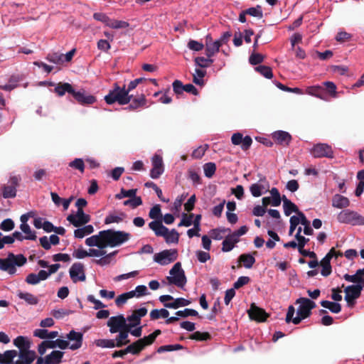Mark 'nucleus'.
<instances>
[{"mask_svg":"<svg viewBox=\"0 0 364 364\" xmlns=\"http://www.w3.org/2000/svg\"><path fill=\"white\" fill-rule=\"evenodd\" d=\"M90 220V215L85 214L83 209L80 208L77 210L76 214H70L67 217V220L76 228H80L87 224Z\"/></svg>","mask_w":364,"mask_h":364,"instance_id":"10","label":"nucleus"},{"mask_svg":"<svg viewBox=\"0 0 364 364\" xmlns=\"http://www.w3.org/2000/svg\"><path fill=\"white\" fill-rule=\"evenodd\" d=\"M221 47L219 42L216 41L214 42H208L205 45V55L208 58L214 56L220 50Z\"/></svg>","mask_w":364,"mask_h":364,"instance_id":"32","label":"nucleus"},{"mask_svg":"<svg viewBox=\"0 0 364 364\" xmlns=\"http://www.w3.org/2000/svg\"><path fill=\"white\" fill-rule=\"evenodd\" d=\"M94 232V228L92 225H87L82 228H78L74 231V236L77 238H82L85 235H90Z\"/></svg>","mask_w":364,"mask_h":364,"instance_id":"38","label":"nucleus"},{"mask_svg":"<svg viewBox=\"0 0 364 364\" xmlns=\"http://www.w3.org/2000/svg\"><path fill=\"white\" fill-rule=\"evenodd\" d=\"M11 259L12 260L14 267H21L27 262L26 258L21 254L16 255L13 253V257Z\"/></svg>","mask_w":364,"mask_h":364,"instance_id":"60","label":"nucleus"},{"mask_svg":"<svg viewBox=\"0 0 364 364\" xmlns=\"http://www.w3.org/2000/svg\"><path fill=\"white\" fill-rule=\"evenodd\" d=\"M17 296L19 299L25 301L29 305H37L39 302L38 298L29 292H23L19 291Z\"/></svg>","mask_w":364,"mask_h":364,"instance_id":"34","label":"nucleus"},{"mask_svg":"<svg viewBox=\"0 0 364 364\" xmlns=\"http://www.w3.org/2000/svg\"><path fill=\"white\" fill-rule=\"evenodd\" d=\"M64 352L60 350H53L50 354L46 355L48 364H60L63 361Z\"/></svg>","mask_w":364,"mask_h":364,"instance_id":"33","label":"nucleus"},{"mask_svg":"<svg viewBox=\"0 0 364 364\" xmlns=\"http://www.w3.org/2000/svg\"><path fill=\"white\" fill-rule=\"evenodd\" d=\"M189 338L197 341H205L211 339V335L208 332L196 331L192 333Z\"/></svg>","mask_w":364,"mask_h":364,"instance_id":"44","label":"nucleus"},{"mask_svg":"<svg viewBox=\"0 0 364 364\" xmlns=\"http://www.w3.org/2000/svg\"><path fill=\"white\" fill-rule=\"evenodd\" d=\"M311 154L314 158H333L332 147L327 144L319 143L313 146Z\"/></svg>","mask_w":364,"mask_h":364,"instance_id":"9","label":"nucleus"},{"mask_svg":"<svg viewBox=\"0 0 364 364\" xmlns=\"http://www.w3.org/2000/svg\"><path fill=\"white\" fill-rule=\"evenodd\" d=\"M13 253H9L6 259H1L0 262V269L7 272L10 274H14L16 272V267H14L12 260Z\"/></svg>","mask_w":364,"mask_h":364,"instance_id":"23","label":"nucleus"},{"mask_svg":"<svg viewBox=\"0 0 364 364\" xmlns=\"http://www.w3.org/2000/svg\"><path fill=\"white\" fill-rule=\"evenodd\" d=\"M230 228H215L210 230V235L213 240H220L223 238L225 233H230Z\"/></svg>","mask_w":364,"mask_h":364,"instance_id":"41","label":"nucleus"},{"mask_svg":"<svg viewBox=\"0 0 364 364\" xmlns=\"http://www.w3.org/2000/svg\"><path fill=\"white\" fill-rule=\"evenodd\" d=\"M284 213L285 215L289 216L292 213H298L300 210L298 207L293 203L290 202L287 205H283Z\"/></svg>","mask_w":364,"mask_h":364,"instance_id":"58","label":"nucleus"},{"mask_svg":"<svg viewBox=\"0 0 364 364\" xmlns=\"http://www.w3.org/2000/svg\"><path fill=\"white\" fill-rule=\"evenodd\" d=\"M17 355L16 350H7L4 354L0 353V364H14V359Z\"/></svg>","mask_w":364,"mask_h":364,"instance_id":"26","label":"nucleus"},{"mask_svg":"<svg viewBox=\"0 0 364 364\" xmlns=\"http://www.w3.org/2000/svg\"><path fill=\"white\" fill-rule=\"evenodd\" d=\"M48 346L50 348H59L61 350H65L69 347V342L65 340L56 339L55 341H47Z\"/></svg>","mask_w":364,"mask_h":364,"instance_id":"42","label":"nucleus"},{"mask_svg":"<svg viewBox=\"0 0 364 364\" xmlns=\"http://www.w3.org/2000/svg\"><path fill=\"white\" fill-rule=\"evenodd\" d=\"M245 13L251 16L262 18L263 17V12L262 7L257 5L255 7H251L245 10Z\"/></svg>","mask_w":364,"mask_h":364,"instance_id":"48","label":"nucleus"},{"mask_svg":"<svg viewBox=\"0 0 364 364\" xmlns=\"http://www.w3.org/2000/svg\"><path fill=\"white\" fill-rule=\"evenodd\" d=\"M69 166L78 170L82 173H84L85 164L82 159H75L73 161L69 163Z\"/></svg>","mask_w":364,"mask_h":364,"instance_id":"57","label":"nucleus"},{"mask_svg":"<svg viewBox=\"0 0 364 364\" xmlns=\"http://www.w3.org/2000/svg\"><path fill=\"white\" fill-rule=\"evenodd\" d=\"M206 73V70L204 68H196L195 73L193 75V82L198 85H203L204 84L203 78L205 76Z\"/></svg>","mask_w":364,"mask_h":364,"instance_id":"37","label":"nucleus"},{"mask_svg":"<svg viewBox=\"0 0 364 364\" xmlns=\"http://www.w3.org/2000/svg\"><path fill=\"white\" fill-rule=\"evenodd\" d=\"M255 70L260 73L262 76L267 79H271L273 77V73L272 68L267 65H259L257 66Z\"/></svg>","mask_w":364,"mask_h":364,"instance_id":"46","label":"nucleus"},{"mask_svg":"<svg viewBox=\"0 0 364 364\" xmlns=\"http://www.w3.org/2000/svg\"><path fill=\"white\" fill-rule=\"evenodd\" d=\"M146 103V100L144 95H141L138 97H135L133 100H131L129 105L124 109L129 111L135 110L140 107H144Z\"/></svg>","mask_w":364,"mask_h":364,"instance_id":"27","label":"nucleus"},{"mask_svg":"<svg viewBox=\"0 0 364 364\" xmlns=\"http://www.w3.org/2000/svg\"><path fill=\"white\" fill-rule=\"evenodd\" d=\"M73 97L77 100V102L81 105H92L96 102V97L91 95H87L85 91L76 92L74 90V92H73Z\"/></svg>","mask_w":364,"mask_h":364,"instance_id":"18","label":"nucleus"},{"mask_svg":"<svg viewBox=\"0 0 364 364\" xmlns=\"http://www.w3.org/2000/svg\"><path fill=\"white\" fill-rule=\"evenodd\" d=\"M2 194L4 198H14L16 195L15 186H5L3 188Z\"/></svg>","mask_w":364,"mask_h":364,"instance_id":"54","label":"nucleus"},{"mask_svg":"<svg viewBox=\"0 0 364 364\" xmlns=\"http://www.w3.org/2000/svg\"><path fill=\"white\" fill-rule=\"evenodd\" d=\"M124 205H129L132 208H136V207L142 205V199L140 196L131 197L130 199H128L123 203Z\"/></svg>","mask_w":364,"mask_h":364,"instance_id":"53","label":"nucleus"},{"mask_svg":"<svg viewBox=\"0 0 364 364\" xmlns=\"http://www.w3.org/2000/svg\"><path fill=\"white\" fill-rule=\"evenodd\" d=\"M231 141L234 145H240V147L243 151H247L252 144L251 136H243V135L240 132L232 134Z\"/></svg>","mask_w":364,"mask_h":364,"instance_id":"14","label":"nucleus"},{"mask_svg":"<svg viewBox=\"0 0 364 364\" xmlns=\"http://www.w3.org/2000/svg\"><path fill=\"white\" fill-rule=\"evenodd\" d=\"M117 253V251H114L108 255H105L104 257L99 259H94L93 262L100 266L107 265L111 262L112 257Z\"/></svg>","mask_w":364,"mask_h":364,"instance_id":"47","label":"nucleus"},{"mask_svg":"<svg viewBox=\"0 0 364 364\" xmlns=\"http://www.w3.org/2000/svg\"><path fill=\"white\" fill-rule=\"evenodd\" d=\"M176 315L177 316H180L182 318H186L188 316H198V313L197 311L191 309H185L183 311H178L176 312Z\"/></svg>","mask_w":364,"mask_h":364,"instance_id":"61","label":"nucleus"},{"mask_svg":"<svg viewBox=\"0 0 364 364\" xmlns=\"http://www.w3.org/2000/svg\"><path fill=\"white\" fill-rule=\"evenodd\" d=\"M132 95H128L125 91V85L119 86L117 82L113 84L112 89L105 96V101L107 105H113L117 102L120 105H125L130 102Z\"/></svg>","mask_w":364,"mask_h":364,"instance_id":"1","label":"nucleus"},{"mask_svg":"<svg viewBox=\"0 0 364 364\" xmlns=\"http://www.w3.org/2000/svg\"><path fill=\"white\" fill-rule=\"evenodd\" d=\"M102 237L107 247H117L126 242L131 238V234L124 231L109 229L102 230Z\"/></svg>","mask_w":364,"mask_h":364,"instance_id":"4","label":"nucleus"},{"mask_svg":"<svg viewBox=\"0 0 364 364\" xmlns=\"http://www.w3.org/2000/svg\"><path fill=\"white\" fill-rule=\"evenodd\" d=\"M178 257V252L175 249L165 250L154 256V262L161 265H166L174 262Z\"/></svg>","mask_w":364,"mask_h":364,"instance_id":"7","label":"nucleus"},{"mask_svg":"<svg viewBox=\"0 0 364 364\" xmlns=\"http://www.w3.org/2000/svg\"><path fill=\"white\" fill-rule=\"evenodd\" d=\"M308 95L316 97L321 100L327 101L328 97H336V85L331 81L323 82V85H314L308 87L306 90Z\"/></svg>","mask_w":364,"mask_h":364,"instance_id":"2","label":"nucleus"},{"mask_svg":"<svg viewBox=\"0 0 364 364\" xmlns=\"http://www.w3.org/2000/svg\"><path fill=\"white\" fill-rule=\"evenodd\" d=\"M152 168L150 171V176L156 179L160 177V176L164 172V164L162 157L159 155L155 154L152 157Z\"/></svg>","mask_w":364,"mask_h":364,"instance_id":"15","label":"nucleus"},{"mask_svg":"<svg viewBox=\"0 0 364 364\" xmlns=\"http://www.w3.org/2000/svg\"><path fill=\"white\" fill-rule=\"evenodd\" d=\"M320 304L322 307L328 309L333 314H338L341 311V305L338 302L323 300L320 302Z\"/></svg>","mask_w":364,"mask_h":364,"instance_id":"36","label":"nucleus"},{"mask_svg":"<svg viewBox=\"0 0 364 364\" xmlns=\"http://www.w3.org/2000/svg\"><path fill=\"white\" fill-rule=\"evenodd\" d=\"M169 274L171 276L166 277L169 284H174L180 288H183L186 285L187 279L180 262H176L173 266Z\"/></svg>","mask_w":364,"mask_h":364,"instance_id":"5","label":"nucleus"},{"mask_svg":"<svg viewBox=\"0 0 364 364\" xmlns=\"http://www.w3.org/2000/svg\"><path fill=\"white\" fill-rule=\"evenodd\" d=\"M272 138L277 141V143L283 146H288L291 140V136L284 131H277L274 132L272 134Z\"/></svg>","mask_w":364,"mask_h":364,"instance_id":"22","label":"nucleus"},{"mask_svg":"<svg viewBox=\"0 0 364 364\" xmlns=\"http://www.w3.org/2000/svg\"><path fill=\"white\" fill-rule=\"evenodd\" d=\"M238 242L239 239H236L232 234H229L223 241L222 251L225 252L231 251L234 248L235 245Z\"/></svg>","mask_w":364,"mask_h":364,"instance_id":"30","label":"nucleus"},{"mask_svg":"<svg viewBox=\"0 0 364 364\" xmlns=\"http://www.w3.org/2000/svg\"><path fill=\"white\" fill-rule=\"evenodd\" d=\"M18 360L14 364H32L36 358V353L34 350L28 349L19 350L18 352Z\"/></svg>","mask_w":364,"mask_h":364,"instance_id":"16","label":"nucleus"},{"mask_svg":"<svg viewBox=\"0 0 364 364\" xmlns=\"http://www.w3.org/2000/svg\"><path fill=\"white\" fill-rule=\"evenodd\" d=\"M129 26V23L127 21L111 18L108 24V27L114 29L126 28Z\"/></svg>","mask_w":364,"mask_h":364,"instance_id":"50","label":"nucleus"},{"mask_svg":"<svg viewBox=\"0 0 364 364\" xmlns=\"http://www.w3.org/2000/svg\"><path fill=\"white\" fill-rule=\"evenodd\" d=\"M127 217V215L121 211L109 213L105 219V224L119 223Z\"/></svg>","mask_w":364,"mask_h":364,"instance_id":"29","label":"nucleus"},{"mask_svg":"<svg viewBox=\"0 0 364 364\" xmlns=\"http://www.w3.org/2000/svg\"><path fill=\"white\" fill-rule=\"evenodd\" d=\"M247 313L250 319L257 322H264L269 316L263 309L257 306L254 303L251 304Z\"/></svg>","mask_w":364,"mask_h":364,"instance_id":"13","label":"nucleus"},{"mask_svg":"<svg viewBox=\"0 0 364 364\" xmlns=\"http://www.w3.org/2000/svg\"><path fill=\"white\" fill-rule=\"evenodd\" d=\"M149 216L154 220L162 221V213L160 205H155L152 207L149 213Z\"/></svg>","mask_w":364,"mask_h":364,"instance_id":"45","label":"nucleus"},{"mask_svg":"<svg viewBox=\"0 0 364 364\" xmlns=\"http://www.w3.org/2000/svg\"><path fill=\"white\" fill-rule=\"evenodd\" d=\"M55 92L61 97L63 96L65 92L73 95V92H74V89L68 82H60L55 87Z\"/></svg>","mask_w":364,"mask_h":364,"instance_id":"35","label":"nucleus"},{"mask_svg":"<svg viewBox=\"0 0 364 364\" xmlns=\"http://www.w3.org/2000/svg\"><path fill=\"white\" fill-rule=\"evenodd\" d=\"M97 346L101 348H114V340L112 339H98L95 341Z\"/></svg>","mask_w":364,"mask_h":364,"instance_id":"59","label":"nucleus"},{"mask_svg":"<svg viewBox=\"0 0 364 364\" xmlns=\"http://www.w3.org/2000/svg\"><path fill=\"white\" fill-rule=\"evenodd\" d=\"M213 59L208 57H196L194 58L196 66L200 68H206L210 67L213 64Z\"/></svg>","mask_w":364,"mask_h":364,"instance_id":"40","label":"nucleus"},{"mask_svg":"<svg viewBox=\"0 0 364 364\" xmlns=\"http://www.w3.org/2000/svg\"><path fill=\"white\" fill-rule=\"evenodd\" d=\"M204 174L207 178H212L216 171V165L215 163L208 162L203 166Z\"/></svg>","mask_w":364,"mask_h":364,"instance_id":"49","label":"nucleus"},{"mask_svg":"<svg viewBox=\"0 0 364 364\" xmlns=\"http://www.w3.org/2000/svg\"><path fill=\"white\" fill-rule=\"evenodd\" d=\"M14 345L17 347L19 350H26L31 348V342L28 338L19 336L14 340Z\"/></svg>","mask_w":364,"mask_h":364,"instance_id":"25","label":"nucleus"},{"mask_svg":"<svg viewBox=\"0 0 364 364\" xmlns=\"http://www.w3.org/2000/svg\"><path fill=\"white\" fill-rule=\"evenodd\" d=\"M70 277L74 283L84 282L86 279L84 265L80 262L74 263L69 270Z\"/></svg>","mask_w":364,"mask_h":364,"instance_id":"12","label":"nucleus"},{"mask_svg":"<svg viewBox=\"0 0 364 364\" xmlns=\"http://www.w3.org/2000/svg\"><path fill=\"white\" fill-rule=\"evenodd\" d=\"M191 304V301L186 299L184 298H177L173 299V302L169 304H165L164 306L168 309H176L181 306H186Z\"/></svg>","mask_w":364,"mask_h":364,"instance_id":"39","label":"nucleus"},{"mask_svg":"<svg viewBox=\"0 0 364 364\" xmlns=\"http://www.w3.org/2000/svg\"><path fill=\"white\" fill-rule=\"evenodd\" d=\"M66 338L70 341H75L74 343L69 345V348L73 350L79 349L82 345L83 335L82 333L72 330L66 335Z\"/></svg>","mask_w":364,"mask_h":364,"instance_id":"19","label":"nucleus"},{"mask_svg":"<svg viewBox=\"0 0 364 364\" xmlns=\"http://www.w3.org/2000/svg\"><path fill=\"white\" fill-rule=\"evenodd\" d=\"M264 188L262 184L253 183L250 187V191L254 197H259L262 195V190Z\"/></svg>","mask_w":364,"mask_h":364,"instance_id":"63","label":"nucleus"},{"mask_svg":"<svg viewBox=\"0 0 364 364\" xmlns=\"http://www.w3.org/2000/svg\"><path fill=\"white\" fill-rule=\"evenodd\" d=\"M20 229L25 233L27 234L25 236L26 240H36L37 236L35 232H32L30 226L28 224H21Z\"/></svg>","mask_w":364,"mask_h":364,"instance_id":"52","label":"nucleus"},{"mask_svg":"<svg viewBox=\"0 0 364 364\" xmlns=\"http://www.w3.org/2000/svg\"><path fill=\"white\" fill-rule=\"evenodd\" d=\"M296 304H299V306L297 309V314L306 318L311 314V310L316 308V304L312 300L301 297L296 301Z\"/></svg>","mask_w":364,"mask_h":364,"instance_id":"8","label":"nucleus"},{"mask_svg":"<svg viewBox=\"0 0 364 364\" xmlns=\"http://www.w3.org/2000/svg\"><path fill=\"white\" fill-rule=\"evenodd\" d=\"M363 287L360 284H353L345 288V300L348 306H353L355 304V300L360 297Z\"/></svg>","mask_w":364,"mask_h":364,"instance_id":"11","label":"nucleus"},{"mask_svg":"<svg viewBox=\"0 0 364 364\" xmlns=\"http://www.w3.org/2000/svg\"><path fill=\"white\" fill-rule=\"evenodd\" d=\"M169 316V311L166 309H153L150 312V318L151 320H156L159 318H168Z\"/></svg>","mask_w":364,"mask_h":364,"instance_id":"43","label":"nucleus"},{"mask_svg":"<svg viewBox=\"0 0 364 364\" xmlns=\"http://www.w3.org/2000/svg\"><path fill=\"white\" fill-rule=\"evenodd\" d=\"M149 228L154 231L157 237H163L166 243L177 244L179 241V233L176 230H169L162 224L161 220H154L149 223Z\"/></svg>","mask_w":364,"mask_h":364,"instance_id":"3","label":"nucleus"},{"mask_svg":"<svg viewBox=\"0 0 364 364\" xmlns=\"http://www.w3.org/2000/svg\"><path fill=\"white\" fill-rule=\"evenodd\" d=\"M350 201L348 198L340 194H336L332 198V205L337 208H345L349 206Z\"/></svg>","mask_w":364,"mask_h":364,"instance_id":"28","label":"nucleus"},{"mask_svg":"<svg viewBox=\"0 0 364 364\" xmlns=\"http://www.w3.org/2000/svg\"><path fill=\"white\" fill-rule=\"evenodd\" d=\"M337 220L339 223L352 225H364V217L349 209L341 211L337 216Z\"/></svg>","mask_w":364,"mask_h":364,"instance_id":"6","label":"nucleus"},{"mask_svg":"<svg viewBox=\"0 0 364 364\" xmlns=\"http://www.w3.org/2000/svg\"><path fill=\"white\" fill-rule=\"evenodd\" d=\"M149 346L146 341L144 340V337L142 338H139L136 341L132 343L129 345L126 349L128 353H132L133 355H138L140 353L141 350H143L146 346Z\"/></svg>","mask_w":364,"mask_h":364,"instance_id":"20","label":"nucleus"},{"mask_svg":"<svg viewBox=\"0 0 364 364\" xmlns=\"http://www.w3.org/2000/svg\"><path fill=\"white\" fill-rule=\"evenodd\" d=\"M102 231H100L98 235H92L85 240V244L89 247L96 246L99 249H104L106 247L105 241L102 237Z\"/></svg>","mask_w":364,"mask_h":364,"instance_id":"21","label":"nucleus"},{"mask_svg":"<svg viewBox=\"0 0 364 364\" xmlns=\"http://www.w3.org/2000/svg\"><path fill=\"white\" fill-rule=\"evenodd\" d=\"M255 258L251 254H242L238 257V262L240 264L239 267L241 266L240 263L243 264V266L247 269H250L252 267L253 264L255 263Z\"/></svg>","mask_w":364,"mask_h":364,"instance_id":"31","label":"nucleus"},{"mask_svg":"<svg viewBox=\"0 0 364 364\" xmlns=\"http://www.w3.org/2000/svg\"><path fill=\"white\" fill-rule=\"evenodd\" d=\"M137 192L136 188H132L129 190H125L124 188H122L120 193L115 196V198L117 199H122L125 197L131 198L135 196Z\"/></svg>","mask_w":364,"mask_h":364,"instance_id":"55","label":"nucleus"},{"mask_svg":"<svg viewBox=\"0 0 364 364\" xmlns=\"http://www.w3.org/2000/svg\"><path fill=\"white\" fill-rule=\"evenodd\" d=\"M15 224L14 222L10 219L7 218L4 220L0 224V229L4 231H11L14 228Z\"/></svg>","mask_w":364,"mask_h":364,"instance_id":"62","label":"nucleus"},{"mask_svg":"<svg viewBox=\"0 0 364 364\" xmlns=\"http://www.w3.org/2000/svg\"><path fill=\"white\" fill-rule=\"evenodd\" d=\"M343 279L348 282L356 283L357 284H363L364 286V268L358 269L353 275L344 274Z\"/></svg>","mask_w":364,"mask_h":364,"instance_id":"24","label":"nucleus"},{"mask_svg":"<svg viewBox=\"0 0 364 364\" xmlns=\"http://www.w3.org/2000/svg\"><path fill=\"white\" fill-rule=\"evenodd\" d=\"M124 320L125 318L123 315L110 317L107 323V326L109 327V332L115 333L120 331Z\"/></svg>","mask_w":364,"mask_h":364,"instance_id":"17","label":"nucleus"},{"mask_svg":"<svg viewBox=\"0 0 364 364\" xmlns=\"http://www.w3.org/2000/svg\"><path fill=\"white\" fill-rule=\"evenodd\" d=\"M208 149V144H205L204 146H200L198 147L193 151L192 157L195 158V159L202 158L204 156V154Z\"/></svg>","mask_w":364,"mask_h":364,"instance_id":"64","label":"nucleus"},{"mask_svg":"<svg viewBox=\"0 0 364 364\" xmlns=\"http://www.w3.org/2000/svg\"><path fill=\"white\" fill-rule=\"evenodd\" d=\"M169 92V90L167 89L164 93H162L161 91H159V92H156L154 94V97H158L159 95H161L160 98L159 99V101L161 102V103H163V104H169L172 101V99L171 97H169L167 94Z\"/></svg>","mask_w":364,"mask_h":364,"instance_id":"56","label":"nucleus"},{"mask_svg":"<svg viewBox=\"0 0 364 364\" xmlns=\"http://www.w3.org/2000/svg\"><path fill=\"white\" fill-rule=\"evenodd\" d=\"M46 59L55 64H62L64 62V55L58 53H49Z\"/></svg>","mask_w":364,"mask_h":364,"instance_id":"51","label":"nucleus"}]
</instances>
